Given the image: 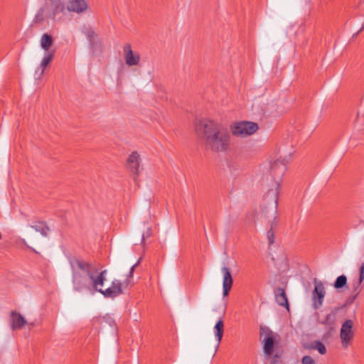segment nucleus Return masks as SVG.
I'll return each instance as SVG.
<instances>
[{
  "mask_svg": "<svg viewBox=\"0 0 364 364\" xmlns=\"http://www.w3.org/2000/svg\"><path fill=\"white\" fill-rule=\"evenodd\" d=\"M141 260V258H139V259L138 260V262L134 264L130 269L129 270V274H128V279H127V281L125 282V283L127 284H128L129 283V278H132L133 277V274H134V272L135 270V268L140 264V262Z\"/></svg>",
  "mask_w": 364,
  "mask_h": 364,
  "instance_id": "23",
  "label": "nucleus"
},
{
  "mask_svg": "<svg viewBox=\"0 0 364 364\" xmlns=\"http://www.w3.org/2000/svg\"><path fill=\"white\" fill-rule=\"evenodd\" d=\"M314 288L311 294L312 307L314 309H320L323 303L326 296V289L323 283L316 278L314 279Z\"/></svg>",
  "mask_w": 364,
  "mask_h": 364,
  "instance_id": "5",
  "label": "nucleus"
},
{
  "mask_svg": "<svg viewBox=\"0 0 364 364\" xmlns=\"http://www.w3.org/2000/svg\"><path fill=\"white\" fill-rule=\"evenodd\" d=\"M347 284V277L345 275H341L337 277L334 282V287L336 289H341L346 286Z\"/></svg>",
  "mask_w": 364,
  "mask_h": 364,
  "instance_id": "21",
  "label": "nucleus"
},
{
  "mask_svg": "<svg viewBox=\"0 0 364 364\" xmlns=\"http://www.w3.org/2000/svg\"><path fill=\"white\" fill-rule=\"evenodd\" d=\"M306 349L309 350H317L321 355L326 353V348L325 345L319 341H314L313 343L306 344L304 346Z\"/></svg>",
  "mask_w": 364,
  "mask_h": 364,
  "instance_id": "16",
  "label": "nucleus"
},
{
  "mask_svg": "<svg viewBox=\"0 0 364 364\" xmlns=\"http://www.w3.org/2000/svg\"><path fill=\"white\" fill-rule=\"evenodd\" d=\"M289 159L290 155L284 159L279 158L274 161L270 166V173L273 177V181L271 187L265 193L264 199L267 203L272 204L274 213H277V210L280 183L287 170Z\"/></svg>",
  "mask_w": 364,
  "mask_h": 364,
  "instance_id": "3",
  "label": "nucleus"
},
{
  "mask_svg": "<svg viewBox=\"0 0 364 364\" xmlns=\"http://www.w3.org/2000/svg\"><path fill=\"white\" fill-rule=\"evenodd\" d=\"M18 245L21 247H26L27 248L31 249V247L28 245L26 240L24 239H20L18 241Z\"/></svg>",
  "mask_w": 364,
  "mask_h": 364,
  "instance_id": "28",
  "label": "nucleus"
},
{
  "mask_svg": "<svg viewBox=\"0 0 364 364\" xmlns=\"http://www.w3.org/2000/svg\"><path fill=\"white\" fill-rule=\"evenodd\" d=\"M152 234L151 229L150 228H148L146 231H144L141 236V243H144V240L149 237H151Z\"/></svg>",
  "mask_w": 364,
  "mask_h": 364,
  "instance_id": "25",
  "label": "nucleus"
},
{
  "mask_svg": "<svg viewBox=\"0 0 364 364\" xmlns=\"http://www.w3.org/2000/svg\"><path fill=\"white\" fill-rule=\"evenodd\" d=\"M275 225L272 223L270 229L267 232V238L269 245H272L274 242V232L273 230Z\"/></svg>",
  "mask_w": 364,
  "mask_h": 364,
  "instance_id": "22",
  "label": "nucleus"
},
{
  "mask_svg": "<svg viewBox=\"0 0 364 364\" xmlns=\"http://www.w3.org/2000/svg\"><path fill=\"white\" fill-rule=\"evenodd\" d=\"M1 237H1V233L0 232V240L1 239Z\"/></svg>",
  "mask_w": 364,
  "mask_h": 364,
  "instance_id": "30",
  "label": "nucleus"
},
{
  "mask_svg": "<svg viewBox=\"0 0 364 364\" xmlns=\"http://www.w3.org/2000/svg\"><path fill=\"white\" fill-rule=\"evenodd\" d=\"M123 54L127 66L132 67L139 65L141 55L139 52L132 50L129 43H127L123 46Z\"/></svg>",
  "mask_w": 364,
  "mask_h": 364,
  "instance_id": "7",
  "label": "nucleus"
},
{
  "mask_svg": "<svg viewBox=\"0 0 364 364\" xmlns=\"http://www.w3.org/2000/svg\"><path fill=\"white\" fill-rule=\"evenodd\" d=\"M261 336H264L263 338V350L264 353L268 356L273 354L274 348L277 344L278 336L268 328H261Z\"/></svg>",
  "mask_w": 364,
  "mask_h": 364,
  "instance_id": "6",
  "label": "nucleus"
},
{
  "mask_svg": "<svg viewBox=\"0 0 364 364\" xmlns=\"http://www.w3.org/2000/svg\"><path fill=\"white\" fill-rule=\"evenodd\" d=\"M53 43V37L48 34L44 33L41 38V46L46 51H50L49 48Z\"/></svg>",
  "mask_w": 364,
  "mask_h": 364,
  "instance_id": "19",
  "label": "nucleus"
},
{
  "mask_svg": "<svg viewBox=\"0 0 364 364\" xmlns=\"http://www.w3.org/2000/svg\"><path fill=\"white\" fill-rule=\"evenodd\" d=\"M353 326V321L350 319H348L343 323L341 326L340 337L341 339L342 346L344 348H347L348 346L350 341L353 337V332L352 330Z\"/></svg>",
  "mask_w": 364,
  "mask_h": 364,
  "instance_id": "8",
  "label": "nucleus"
},
{
  "mask_svg": "<svg viewBox=\"0 0 364 364\" xmlns=\"http://www.w3.org/2000/svg\"><path fill=\"white\" fill-rule=\"evenodd\" d=\"M86 34L90 41H92V38L96 37V34L93 31H87Z\"/></svg>",
  "mask_w": 364,
  "mask_h": 364,
  "instance_id": "27",
  "label": "nucleus"
},
{
  "mask_svg": "<svg viewBox=\"0 0 364 364\" xmlns=\"http://www.w3.org/2000/svg\"><path fill=\"white\" fill-rule=\"evenodd\" d=\"M332 315L331 314H328L326 317V321L328 322V320H330V318H331Z\"/></svg>",
  "mask_w": 364,
  "mask_h": 364,
  "instance_id": "29",
  "label": "nucleus"
},
{
  "mask_svg": "<svg viewBox=\"0 0 364 364\" xmlns=\"http://www.w3.org/2000/svg\"><path fill=\"white\" fill-rule=\"evenodd\" d=\"M214 333L215 338L218 341L217 347L219 346V344L220 343L223 333H224V322L222 318H220L218 322L215 323L214 326Z\"/></svg>",
  "mask_w": 364,
  "mask_h": 364,
  "instance_id": "15",
  "label": "nucleus"
},
{
  "mask_svg": "<svg viewBox=\"0 0 364 364\" xmlns=\"http://www.w3.org/2000/svg\"><path fill=\"white\" fill-rule=\"evenodd\" d=\"M55 50H50V51H47L45 53L44 56L41 63V67L42 68V73H43L44 69L51 63L54 58Z\"/></svg>",
  "mask_w": 364,
  "mask_h": 364,
  "instance_id": "18",
  "label": "nucleus"
},
{
  "mask_svg": "<svg viewBox=\"0 0 364 364\" xmlns=\"http://www.w3.org/2000/svg\"><path fill=\"white\" fill-rule=\"evenodd\" d=\"M10 318L11 326L13 330L21 329L26 323V321L24 317L18 312L11 311Z\"/></svg>",
  "mask_w": 364,
  "mask_h": 364,
  "instance_id": "13",
  "label": "nucleus"
},
{
  "mask_svg": "<svg viewBox=\"0 0 364 364\" xmlns=\"http://www.w3.org/2000/svg\"><path fill=\"white\" fill-rule=\"evenodd\" d=\"M301 364H316V361L311 356L304 355L301 358Z\"/></svg>",
  "mask_w": 364,
  "mask_h": 364,
  "instance_id": "24",
  "label": "nucleus"
},
{
  "mask_svg": "<svg viewBox=\"0 0 364 364\" xmlns=\"http://www.w3.org/2000/svg\"><path fill=\"white\" fill-rule=\"evenodd\" d=\"M122 283L118 279H114L111 286L105 289L102 288L100 294L107 298H114L122 293Z\"/></svg>",
  "mask_w": 364,
  "mask_h": 364,
  "instance_id": "10",
  "label": "nucleus"
},
{
  "mask_svg": "<svg viewBox=\"0 0 364 364\" xmlns=\"http://www.w3.org/2000/svg\"><path fill=\"white\" fill-rule=\"evenodd\" d=\"M276 301L279 306H286L289 309V304L284 289L278 288L276 294Z\"/></svg>",
  "mask_w": 364,
  "mask_h": 364,
  "instance_id": "17",
  "label": "nucleus"
},
{
  "mask_svg": "<svg viewBox=\"0 0 364 364\" xmlns=\"http://www.w3.org/2000/svg\"><path fill=\"white\" fill-rule=\"evenodd\" d=\"M36 232H39L43 236H47L49 228L43 222H37L31 226Z\"/></svg>",
  "mask_w": 364,
  "mask_h": 364,
  "instance_id": "20",
  "label": "nucleus"
},
{
  "mask_svg": "<svg viewBox=\"0 0 364 364\" xmlns=\"http://www.w3.org/2000/svg\"><path fill=\"white\" fill-rule=\"evenodd\" d=\"M195 132L207 151L226 152L230 149L231 135L228 128L215 121L203 119L195 124Z\"/></svg>",
  "mask_w": 364,
  "mask_h": 364,
  "instance_id": "2",
  "label": "nucleus"
},
{
  "mask_svg": "<svg viewBox=\"0 0 364 364\" xmlns=\"http://www.w3.org/2000/svg\"><path fill=\"white\" fill-rule=\"evenodd\" d=\"M259 129L258 124L249 121L237 122L230 125V131L233 136L247 137L255 134Z\"/></svg>",
  "mask_w": 364,
  "mask_h": 364,
  "instance_id": "4",
  "label": "nucleus"
},
{
  "mask_svg": "<svg viewBox=\"0 0 364 364\" xmlns=\"http://www.w3.org/2000/svg\"><path fill=\"white\" fill-rule=\"evenodd\" d=\"M88 9V5L85 0H70L67 9L69 11L81 14Z\"/></svg>",
  "mask_w": 364,
  "mask_h": 364,
  "instance_id": "12",
  "label": "nucleus"
},
{
  "mask_svg": "<svg viewBox=\"0 0 364 364\" xmlns=\"http://www.w3.org/2000/svg\"><path fill=\"white\" fill-rule=\"evenodd\" d=\"M221 272L223 275V296H226L229 294V292L232 288L233 279H232L230 271L228 267H223L221 268Z\"/></svg>",
  "mask_w": 364,
  "mask_h": 364,
  "instance_id": "11",
  "label": "nucleus"
},
{
  "mask_svg": "<svg viewBox=\"0 0 364 364\" xmlns=\"http://www.w3.org/2000/svg\"><path fill=\"white\" fill-rule=\"evenodd\" d=\"M364 280V262L362 263L360 267V277L358 282V285H360Z\"/></svg>",
  "mask_w": 364,
  "mask_h": 364,
  "instance_id": "26",
  "label": "nucleus"
},
{
  "mask_svg": "<svg viewBox=\"0 0 364 364\" xmlns=\"http://www.w3.org/2000/svg\"><path fill=\"white\" fill-rule=\"evenodd\" d=\"M141 161V159L139 154L136 151H132L127 159L126 166L127 169L135 176H138L139 174Z\"/></svg>",
  "mask_w": 364,
  "mask_h": 364,
  "instance_id": "9",
  "label": "nucleus"
},
{
  "mask_svg": "<svg viewBox=\"0 0 364 364\" xmlns=\"http://www.w3.org/2000/svg\"><path fill=\"white\" fill-rule=\"evenodd\" d=\"M70 264L75 291L101 293L106 281V269L100 272L92 264L80 259H72Z\"/></svg>",
  "mask_w": 364,
  "mask_h": 364,
  "instance_id": "1",
  "label": "nucleus"
},
{
  "mask_svg": "<svg viewBox=\"0 0 364 364\" xmlns=\"http://www.w3.org/2000/svg\"><path fill=\"white\" fill-rule=\"evenodd\" d=\"M50 17L55 19L56 16L60 13L65 11V5L62 0H50Z\"/></svg>",
  "mask_w": 364,
  "mask_h": 364,
  "instance_id": "14",
  "label": "nucleus"
}]
</instances>
